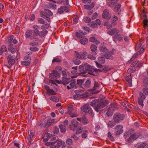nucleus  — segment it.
<instances>
[{
	"label": "nucleus",
	"mask_w": 148,
	"mask_h": 148,
	"mask_svg": "<svg viewBox=\"0 0 148 148\" xmlns=\"http://www.w3.org/2000/svg\"><path fill=\"white\" fill-rule=\"evenodd\" d=\"M109 103L108 100L105 99L102 101H99L98 100H93L90 102V105L94 107L95 111L97 112H100L102 109L107 106Z\"/></svg>",
	"instance_id": "1"
},
{
	"label": "nucleus",
	"mask_w": 148,
	"mask_h": 148,
	"mask_svg": "<svg viewBox=\"0 0 148 148\" xmlns=\"http://www.w3.org/2000/svg\"><path fill=\"white\" fill-rule=\"evenodd\" d=\"M40 13L41 17L46 19L48 22L51 21L49 16H52L53 13L50 10L45 9L44 10V12L42 11H40Z\"/></svg>",
	"instance_id": "2"
},
{
	"label": "nucleus",
	"mask_w": 148,
	"mask_h": 148,
	"mask_svg": "<svg viewBox=\"0 0 148 148\" xmlns=\"http://www.w3.org/2000/svg\"><path fill=\"white\" fill-rule=\"evenodd\" d=\"M125 115L123 114L116 113L113 116L114 121L116 123H119L122 121L125 118Z\"/></svg>",
	"instance_id": "3"
},
{
	"label": "nucleus",
	"mask_w": 148,
	"mask_h": 148,
	"mask_svg": "<svg viewBox=\"0 0 148 148\" xmlns=\"http://www.w3.org/2000/svg\"><path fill=\"white\" fill-rule=\"evenodd\" d=\"M17 56V55L8 54L6 58L9 65L10 66L13 65L15 63V60Z\"/></svg>",
	"instance_id": "4"
},
{
	"label": "nucleus",
	"mask_w": 148,
	"mask_h": 148,
	"mask_svg": "<svg viewBox=\"0 0 148 148\" xmlns=\"http://www.w3.org/2000/svg\"><path fill=\"white\" fill-rule=\"evenodd\" d=\"M81 110L85 113H89L91 114H93V111L88 104H86L83 106L81 108Z\"/></svg>",
	"instance_id": "5"
},
{
	"label": "nucleus",
	"mask_w": 148,
	"mask_h": 148,
	"mask_svg": "<svg viewBox=\"0 0 148 148\" xmlns=\"http://www.w3.org/2000/svg\"><path fill=\"white\" fill-rule=\"evenodd\" d=\"M83 65L86 71L87 72H88V74L93 76L95 75V74L93 73V68L90 65L86 63L83 64Z\"/></svg>",
	"instance_id": "6"
},
{
	"label": "nucleus",
	"mask_w": 148,
	"mask_h": 148,
	"mask_svg": "<svg viewBox=\"0 0 148 148\" xmlns=\"http://www.w3.org/2000/svg\"><path fill=\"white\" fill-rule=\"evenodd\" d=\"M140 97L138 99V103L143 107V101L145 98V95L143 93L140 92L139 93Z\"/></svg>",
	"instance_id": "7"
},
{
	"label": "nucleus",
	"mask_w": 148,
	"mask_h": 148,
	"mask_svg": "<svg viewBox=\"0 0 148 148\" xmlns=\"http://www.w3.org/2000/svg\"><path fill=\"white\" fill-rule=\"evenodd\" d=\"M53 73L49 74V76L50 78L56 79V78H58L60 77V75L56 70H53Z\"/></svg>",
	"instance_id": "8"
},
{
	"label": "nucleus",
	"mask_w": 148,
	"mask_h": 148,
	"mask_svg": "<svg viewBox=\"0 0 148 148\" xmlns=\"http://www.w3.org/2000/svg\"><path fill=\"white\" fill-rule=\"evenodd\" d=\"M111 17V15L109 14V10L106 9H105L103 13L102 18L109 20Z\"/></svg>",
	"instance_id": "9"
},
{
	"label": "nucleus",
	"mask_w": 148,
	"mask_h": 148,
	"mask_svg": "<svg viewBox=\"0 0 148 148\" xmlns=\"http://www.w3.org/2000/svg\"><path fill=\"white\" fill-rule=\"evenodd\" d=\"M34 30H33V35L34 36H37L40 34L39 29L40 27L37 25H35L33 27Z\"/></svg>",
	"instance_id": "10"
},
{
	"label": "nucleus",
	"mask_w": 148,
	"mask_h": 148,
	"mask_svg": "<svg viewBox=\"0 0 148 148\" xmlns=\"http://www.w3.org/2000/svg\"><path fill=\"white\" fill-rule=\"evenodd\" d=\"M78 122L77 121L75 120H72L71 121V124L69 126L70 129L75 131V129L73 128L72 126H73V127L75 128L77 127L78 124Z\"/></svg>",
	"instance_id": "11"
},
{
	"label": "nucleus",
	"mask_w": 148,
	"mask_h": 148,
	"mask_svg": "<svg viewBox=\"0 0 148 148\" xmlns=\"http://www.w3.org/2000/svg\"><path fill=\"white\" fill-rule=\"evenodd\" d=\"M90 49L91 51V53L93 55H96L97 54V47L95 45H91Z\"/></svg>",
	"instance_id": "12"
},
{
	"label": "nucleus",
	"mask_w": 148,
	"mask_h": 148,
	"mask_svg": "<svg viewBox=\"0 0 148 148\" xmlns=\"http://www.w3.org/2000/svg\"><path fill=\"white\" fill-rule=\"evenodd\" d=\"M119 32V31L116 28H113L110 29L107 33L110 35H112L115 34H117Z\"/></svg>",
	"instance_id": "13"
},
{
	"label": "nucleus",
	"mask_w": 148,
	"mask_h": 148,
	"mask_svg": "<svg viewBox=\"0 0 148 148\" xmlns=\"http://www.w3.org/2000/svg\"><path fill=\"white\" fill-rule=\"evenodd\" d=\"M143 17H144L145 18L144 19L143 21V23L144 24V28H145V27L148 25V24L147 23L148 22V20L147 19V15L145 14V13L144 11H143Z\"/></svg>",
	"instance_id": "14"
},
{
	"label": "nucleus",
	"mask_w": 148,
	"mask_h": 148,
	"mask_svg": "<svg viewBox=\"0 0 148 148\" xmlns=\"http://www.w3.org/2000/svg\"><path fill=\"white\" fill-rule=\"evenodd\" d=\"M112 17L113 21L111 24L108 26L110 28H111L113 26H114L116 25V23L115 22L117 21L118 20V18L116 16L113 15Z\"/></svg>",
	"instance_id": "15"
},
{
	"label": "nucleus",
	"mask_w": 148,
	"mask_h": 148,
	"mask_svg": "<svg viewBox=\"0 0 148 148\" xmlns=\"http://www.w3.org/2000/svg\"><path fill=\"white\" fill-rule=\"evenodd\" d=\"M65 11L66 12L69 11L68 8L66 6H62L58 9V12L60 14L62 13Z\"/></svg>",
	"instance_id": "16"
},
{
	"label": "nucleus",
	"mask_w": 148,
	"mask_h": 148,
	"mask_svg": "<svg viewBox=\"0 0 148 148\" xmlns=\"http://www.w3.org/2000/svg\"><path fill=\"white\" fill-rule=\"evenodd\" d=\"M121 5L120 3H118L116 5L114 8V11L117 12L118 14H120L121 12Z\"/></svg>",
	"instance_id": "17"
},
{
	"label": "nucleus",
	"mask_w": 148,
	"mask_h": 148,
	"mask_svg": "<svg viewBox=\"0 0 148 148\" xmlns=\"http://www.w3.org/2000/svg\"><path fill=\"white\" fill-rule=\"evenodd\" d=\"M138 137V136L137 135L134 133L131 135L128 139L127 140L128 142L130 143V141L133 140H136Z\"/></svg>",
	"instance_id": "18"
},
{
	"label": "nucleus",
	"mask_w": 148,
	"mask_h": 148,
	"mask_svg": "<svg viewBox=\"0 0 148 148\" xmlns=\"http://www.w3.org/2000/svg\"><path fill=\"white\" fill-rule=\"evenodd\" d=\"M79 68L80 74H84L87 73V72L83 65H80L79 67Z\"/></svg>",
	"instance_id": "19"
},
{
	"label": "nucleus",
	"mask_w": 148,
	"mask_h": 148,
	"mask_svg": "<svg viewBox=\"0 0 148 148\" xmlns=\"http://www.w3.org/2000/svg\"><path fill=\"white\" fill-rule=\"evenodd\" d=\"M113 40L116 42V40H117L119 41H120L123 39V38L120 36V34H118L115 35L113 38Z\"/></svg>",
	"instance_id": "20"
},
{
	"label": "nucleus",
	"mask_w": 148,
	"mask_h": 148,
	"mask_svg": "<svg viewBox=\"0 0 148 148\" xmlns=\"http://www.w3.org/2000/svg\"><path fill=\"white\" fill-rule=\"evenodd\" d=\"M114 111V110L112 109V108H108V110L106 113V114L108 116H111L112 115Z\"/></svg>",
	"instance_id": "21"
},
{
	"label": "nucleus",
	"mask_w": 148,
	"mask_h": 148,
	"mask_svg": "<svg viewBox=\"0 0 148 148\" xmlns=\"http://www.w3.org/2000/svg\"><path fill=\"white\" fill-rule=\"evenodd\" d=\"M94 6V4L93 3H92L90 5H85L84 6V8L85 9L90 10V9L92 8Z\"/></svg>",
	"instance_id": "22"
},
{
	"label": "nucleus",
	"mask_w": 148,
	"mask_h": 148,
	"mask_svg": "<svg viewBox=\"0 0 148 148\" xmlns=\"http://www.w3.org/2000/svg\"><path fill=\"white\" fill-rule=\"evenodd\" d=\"M70 78H64L62 79V84L64 85H66L69 83L70 81Z\"/></svg>",
	"instance_id": "23"
},
{
	"label": "nucleus",
	"mask_w": 148,
	"mask_h": 148,
	"mask_svg": "<svg viewBox=\"0 0 148 148\" xmlns=\"http://www.w3.org/2000/svg\"><path fill=\"white\" fill-rule=\"evenodd\" d=\"M91 84V81L90 79H88L85 82L84 85V87L85 88H88L90 87Z\"/></svg>",
	"instance_id": "24"
},
{
	"label": "nucleus",
	"mask_w": 148,
	"mask_h": 148,
	"mask_svg": "<svg viewBox=\"0 0 148 148\" xmlns=\"http://www.w3.org/2000/svg\"><path fill=\"white\" fill-rule=\"evenodd\" d=\"M49 99L55 102H58L59 101L58 98L54 96L50 97H49Z\"/></svg>",
	"instance_id": "25"
},
{
	"label": "nucleus",
	"mask_w": 148,
	"mask_h": 148,
	"mask_svg": "<svg viewBox=\"0 0 148 148\" xmlns=\"http://www.w3.org/2000/svg\"><path fill=\"white\" fill-rule=\"evenodd\" d=\"M113 54V53L112 52H109L108 53L104 55V56L107 59H112V55Z\"/></svg>",
	"instance_id": "26"
},
{
	"label": "nucleus",
	"mask_w": 148,
	"mask_h": 148,
	"mask_svg": "<svg viewBox=\"0 0 148 148\" xmlns=\"http://www.w3.org/2000/svg\"><path fill=\"white\" fill-rule=\"evenodd\" d=\"M148 83V78L146 76L144 77L143 80V85L145 87H147Z\"/></svg>",
	"instance_id": "27"
},
{
	"label": "nucleus",
	"mask_w": 148,
	"mask_h": 148,
	"mask_svg": "<svg viewBox=\"0 0 148 148\" xmlns=\"http://www.w3.org/2000/svg\"><path fill=\"white\" fill-rule=\"evenodd\" d=\"M100 84H99L97 82L95 81L94 85L93 88L92 89V90L94 91L95 90L98 88Z\"/></svg>",
	"instance_id": "28"
},
{
	"label": "nucleus",
	"mask_w": 148,
	"mask_h": 148,
	"mask_svg": "<svg viewBox=\"0 0 148 148\" xmlns=\"http://www.w3.org/2000/svg\"><path fill=\"white\" fill-rule=\"evenodd\" d=\"M31 62V60H29V61L25 60L24 61L21 62V64L23 65H24L25 66H28L30 65V63Z\"/></svg>",
	"instance_id": "29"
},
{
	"label": "nucleus",
	"mask_w": 148,
	"mask_h": 148,
	"mask_svg": "<svg viewBox=\"0 0 148 148\" xmlns=\"http://www.w3.org/2000/svg\"><path fill=\"white\" fill-rule=\"evenodd\" d=\"M60 130L62 132H66V127L63 125H59Z\"/></svg>",
	"instance_id": "30"
},
{
	"label": "nucleus",
	"mask_w": 148,
	"mask_h": 148,
	"mask_svg": "<svg viewBox=\"0 0 148 148\" xmlns=\"http://www.w3.org/2000/svg\"><path fill=\"white\" fill-rule=\"evenodd\" d=\"M76 81L75 79L71 80V83L70 84V85L71 88H73L76 86Z\"/></svg>",
	"instance_id": "31"
},
{
	"label": "nucleus",
	"mask_w": 148,
	"mask_h": 148,
	"mask_svg": "<svg viewBox=\"0 0 148 148\" xmlns=\"http://www.w3.org/2000/svg\"><path fill=\"white\" fill-rule=\"evenodd\" d=\"M88 40L86 38H83L80 40L79 42L83 45H85L88 42Z\"/></svg>",
	"instance_id": "32"
},
{
	"label": "nucleus",
	"mask_w": 148,
	"mask_h": 148,
	"mask_svg": "<svg viewBox=\"0 0 148 148\" xmlns=\"http://www.w3.org/2000/svg\"><path fill=\"white\" fill-rule=\"evenodd\" d=\"M32 31L31 30H29L27 31L25 34V36L26 38H28L32 34Z\"/></svg>",
	"instance_id": "33"
},
{
	"label": "nucleus",
	"mask_w": 148,
	"mask_h": 148,
	"mask_svg": "<svg viewBox=\"0 0 148 148\" xmlns=\"http://www.w3.org/2000/svg\"><path fill=\"white\" fill-rule=\"evenodd\" d=\"M48 32V31L45 29H44L43 30L41 31L40 32V37H42V36H45Z\"/></svg>",
	"instance_id": "34"
},
{
	"label": "nucleus",
	"mask_w": 148,
	"mask_h": 148,
	"mask_svg": "<svg viewBox=\"0 0 148 148\" xmlns=\"http://www.w3.org/2000/svg\"><path fill=\"white\" fill-rule=\"evenodd\" d=\"M116 123L114 121V122L110 121L108 123V126L109 127H112L115 125Z\"/></svg>",
	"instance_id": "35"
},
{
	"label": "nucleus",
	"mask_w": 148,
	"mask_h": 148,
	"mask_svg": "<svg viewBox=\"0 0 148 148\" xmlns=\"http://www.w3.org/2000/svg\"><path fill=\"white\" fill-rule=\"evenodd\" d=\"M46 93L53 95H55L56 94V92L53 89H50L49 91L47 92Z\"/></svg>",
	"instance_id": "36"
},
{
	"label": "nucleus",
	"mask_w": 148,
	"mask_h": 148,
	"mask_svg": "<svg viewBox=\"0 0 148 148\" xmlns=\"http://www.w3.org/2000/svg\"><path fill=\"white\" fill-rule=\"evenodd\" d=\"M79 59L78 58H74L73 59V63L76 65H78L81 62L79 60Z\"/></svg>",
	"instance_id": "37"
},
{
	"label": "nucleus",
	"mask_w": 148,
	"mask_h": 148,
	"mask_svg": "<svg viewBox=\"0 0 148 148\" xmlns=\"http://www.w3.org/2000/svg\"><path fill=\"white\" fill-rule=\"evenodd\" d=\"M98 62L101 64H104L105 62V58L103 57L99 58Z\"/></svg>",
	"instance_id": "38"
},
{
	"label": "nucleus",
	"mask_w": 148,
	"mask_h": 148,
	"mask_svg": "<svg viewBox=\"0 0 148 148\" xmlns=\"http://www.w3.org/2000/svg\"><path fill=\"white\" fill-rule=\"evenodd\" d=\"M84 91L83 90H81L80 89L77 90H75L74 91L75 93H76L77 95H80V93H82L83 95V92ZM82 94H81V95Z\"/></svg>",
	"instance_id": "39"
},
{
	"label": "nucleus",
	"mask_w": 148,
	"mask_h": 148,
	"mask_svg": "<svg viewBox=\"0 0 148 148\" xmlns=\"http://www.w3.org/2000/svg\"><path fill=\"white\" fill-rule=\"evenodd\" d=\"M75 56L76 58L78 59H81L82 58L80 53H79L77 51H75Z\"/></svg>",
	"instance_id": "40"
},
{
	"label": "nucleus",
	"mask_w": 148,
	"mask_h": 148,
	"mask_svg": "<svg viewBox=\"0 0 148 148\" xmlns=\"http://www.w3.org/2000/svg\"><path fill=\"white\" fill-rule=\"evenodd\" d=\"M48 7L49 8H52L54 9H56V5L53 4L51 3H49L48 4Z\"/></svg>",
	"instance_id": "41"
},
{
	"label": "nucleus",
	"mask_w": 148,
	"mask_h": 148,
	"mask_svg": "<svg viewBox=\"0 0 148 148\" xmlns=\"http://www.w3.org/2000/svg\"><path fill=\"white\" fill-rule=\"evenodd\" d=\"M109 1L108 2V4L110 5H114L115 2L117 1V0H109Z\"/></svg>",
	"instance_id": "42"
},
{
	"label": "nucleus",
	"mask_w": 148,
	"mask_h": 148,
	"mask_svg": "<svg viewBox=\"0 0 148 148\" xmlns=\"http://www.w3.org/2000/svg\"><path fill=\"white\" fill-rule=\"evenodd\" d=\"M100 50L103 52H107L108 51V49L105 47L101 46L99 48Z\"/></svg>",
	"instance_id": "43"
},
{
	"label": "nucleus",
	"mask_w": 148,
	"mask_h": 148,
	"mask_svg": "<svg viewBox=\"0 0 148 148\" xmlns=\"http://www.w3.org/2000/svg\"><path fill=\"white\" fill-rule=\"evenodd\" d=\"M101 69H102V72L107 71L109 70V69L105 65H103L102 68Z\"/></svg>",
	"instance_id": "44"
},
{
	"label": "nucleus",
	"mask_w": 148,
	"mask_h": 148,
	"mask_svg": "<svg viewBox=\"0 0 148 148\" xmlns=\"http://www.w3.org/2000/svg\"><path fill=\"white\" fill-rule=\"evenodd\" d=\"M108 137L112 141H114V138L110 132H108Z\"/></svg>",
	"instance_id": "45"
},
{
	"label": "nucleus",
	"mask_w": 148,
	"mask_h": 148,
	"mask_svg": "<svg viewBox=\"0 0 148 148\" xmlns=\"http://www.w3.org/2000/svg\"><path fill=\"white\" fill-rule=\"evenodd\" d=\"M50 26V25L49 24L47 23L42 25L41 26V28L42 29H48Z\"/></svg>",
	"instance_id": "46"
},
{
	"label": "nucleus",
	"mask_w": 148,
	"mask_h": 148,
	"mask_svg": "<svg viewBox=\"0 0 148 148\" xmlns=\"http://www.w3.org/2000/svg\"><path fill=\"white\" fill-rule=\"evenodd\" d=\"M123 128V126L122 125H118L116 126L115 127L114 129L115 130H119L120 129L121 130H122V129Z\"/></svg>",
	"instance_id": "47"
},
{
	"label": "nucleus",
	"mask_w": 148,
	"mask_h": 148,
	"mask_svg": "<svg viewBox=\"0 0 148 148\" xmlns=\"http://www.w3.org/2000/svg\"><path fill=\"white\" fill-rule=\"evenodd\" d=\"M84 79H77V84L78 85L80 86L84 82Z\"/></svg>",
	"instance_id": "48"
},
{
	"label": "nucleus",
	"mask_w": 148,
	"mask_h": 148,
	"mask_svg": "<svg viewBox=\"0 0 148 148\" xmlns=\"http://www.w3.org/2000/svg\"><path fill=\"white\" fill-rule=\"evenodd\" d=\"M132 77L131 75L130 76H128L126 78V80L129 83L130 82L131 84L132 83Z\"/></svg>",
	"instance_id": "49"
},
{
	"label": "nucleus",
	"mask_w": 148,
	"mask_h": 148,
	"mask_svg": "<svg viewBox=\"0 0 148 148\" xmlns=\"http://www.w3.org/2000/svg\"><path fill=\"white\" fill-rule=\"evenodd\" d=\"M66 143L70 145H72L73 143L72 140L70 138L67 139L66 140Z\"/></svg>",
	"instance_id": "50"
},
{
	"label": "nucleus",
	"mask_w": 148,
	"mask_h": 148,
	"mask_svg": "<svg viewBox=\"0 0 148 148\" xmlns=\"http://www.w3.org/2000/svg\"><path fill=\"white\" fill-rule=\"evenodd\" d=\"M123 132V130H121L120 129L119 130L116 131V132H115L114 134L116 135H118L122 133Z\"/></svg>",
	"instance_id": "51"
},
{
	"label": "nucleus",
	"mask_w": 148,
	"mask_h": 148,
	"mask_svg": "<svg viewBox=\"0 0 148 148\" xmlns=\"http://www.w3.org/2000/svg\"><path fill=\"white\" fill-rule=\"evenodd\" d=\"M82 128L81 127H78L77 130L76 131V133L77 134H79L82 131Z\"/></svg>",
	"instance_id": "52"
},
{
	"label": "nucleus",
	"mask_w": 148,
	"mask_h": 148,
	"mask_svg": "<svg viewBox=\"0 0 148 148\" xmlns=\"http://www.w3.org/2000/svg\"><path fill=\"white\" fill-rule=\"evenodd\" d=\"M38 22L40 24H44L45 23V22L44 20L42 18H38Z\"/></svg>",
	"instance_id": "53"
},
{
	"label": "nucleus",
	"mask_w": 148,
	"mask_h": 148,
	"mask_svg": "<svg viewBox=\"0 0 148 148\" xmlns=\"http://www.w3.org/2000/svg\"><path fill=\"white\" fill-rule=\"evenodd\" d=\"M82 120L84 123L85 124H87L88 123V119L86 117L84 116L83 117Z\"/></svg>",
	"instance_id": "54"
},
{
	"label": "nucleus",
	"mask_w": 148,
	"mask_h": 148,
	"mask_svg": "<svg viewBox=\"0 0 148 148\" xmlns=\"http://www.w3.org/2000/svg\"><path fill=\"white\" fill-rule=\"evenodd\" d=\"M16 49L14 48L12 49L10 51H11L12 54H13V55H15L16 54L17 55V53L16 52Z\"/></svg>",
	"instance_id": "55"
},
{
	"label": "nucleus",
	"mask_w": 148,
	"mask_h": 148,
	"mask_svg": "<svg viewBox=\"0 0 148 148\" xmlns=\"http://www.w3.org/2000/svg\"><path fill=\"white\" fill-rule=\"evenodd\" d=\"M80 54L81 55V57H82L81 58H84L87 54V53L85 51H84L83 52L80 53Z\"/></svg>",
	"instance_id": "56"
},
{
	"label": "nucleus",
	"mask_w": 148,
	"mask_h": 148,
	"mask_svg": "<svg viewBox=\"0 0 148 148\" xmlns=\"http://www.w3.org/2000/svg\"><path fill=\"white\" fill-rule=\"evenodd\" d=\"M30 49L32 51H36L38 50V49L35 47H32L30 48Z\"/></svg>",
	"instance_id": "57"
},
{
	"label": "nucleus",
	"mask_w": 148,
	"mask_h": 148,
	"mask_svg": "<svg viewBox=\"0 0 148 148\" xmlns=\"http://www.w3.org/2000/svg\"><path fill=\"white\" fill-rule=\"evenodd\" d=\"M84 21L86 23H88L90 22L91 21V19L89 17H86V18H84Z\"/></svg>",
	"instance_id": "58"
},
{
	"label": "nucleus",
	"mask_w": 148,
	"mask_h": 148,
	"mask_svg": "<svg viewBox=\"0 0 148 148\" xmlns=\"http://www.w3.org/2000/svg\"><path fill=\"white\" fill-rule=\"evenodd\" d=\"M79 18L78 17L77 15H75V16L73 18L74 22L75 23H77L78 22Z\"/></svg>",
	"instance_id": "59"
},
{
	"label": "nucleus",
	"mask_w": 148,
	"mask_h": 148,
	"mask_svg": "<svg viewBox=\"0 0 148 148\" xmlns=\"http://www.w3.org/2000/svg\"><path fill=\"white\" fill-rule=\"evenodd\" d=\"M61 60L59 58H55L53 59L52 60V63H54L55 62H61Z\"/></svg>",
	"instance_id": "60"
},
{
	"label": "nucleus",
	"mask_w": 148,
	"mask_h": 148,
	"mask_svg": "<svg viewBox=\"0 0 148 148\" xmlns=\"http://www.w3.org/2000/svg\"><path fill=\"white\" fill-rule=\"evenodd\" d=\"M62 144V142L61 140H59L58 141L56 147L57 148H59Z\"/></svg>",
	"instance_id": "61"
},
{
	"label": "nucleus",
	"mask_w": 148,
	"mask_h": 148,
	"mask_svg": "<svg viewBox=\"0 0 148 148\" xmlns=\"http://www.w3.org/2000/svg\"><path fill=\"white\" fill-rule=\"evenodd\" d=\"M95 63L97 67L100 68H102L103 65L101 64V63H99V62H97V61H95Z\"/></svg>",
	"instance_id": "62"
},
{
	"label": "nucleus",
	"mask_w": 148,
	"mask_h": 148,
	"mask_svg": "<svg viewBox=\"0 0 148 148\" xmlns=\"http://www.w3.org/2000/svg\"><path fill=\"white\" fill-rule=\"evenodd\" d=\"M98 15L97 13V12H95L93 14V16H92V20L95 19L97 17Z\"/></svg>",
	"instance_id": "63"
},
{
	"label": "nucleus",
	"mask_w": 148,
	"mask_h": 148,
	"mask_svg": "<svg viewBox=\"0 0 148 148\" xmlns=\"http://www.w3.org/2000/svg\"><path fill=\"white\" fill-rule=\"evenodd\" d=\"M143 91L145 95L148 94V89L147 88H145L144 89Z\"/></svg>",
	"instance_id": "64"
}]
</instances>
